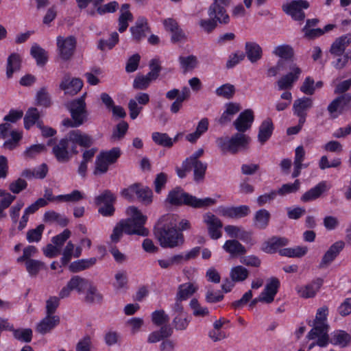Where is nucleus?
<instances>
[{
    "instance_id": "obj_14",
    "label": "nucleus",
    "mask_w": 351,
    "mask_h": 351,
    "mask_svg": "<svg viewBox=\"0 0 351 351\" xmlns=\"http://www.w3.org/2000/svg\"><path fill=\"white\" fill-rule=\"evenodd\" d=\"M83 81L79 77L71 78L69 73L64 75L60 84V89L65 95L73 96L78 93L83 87Z\"/></svg>"
},
{
    "instance_id": "obj_57",
    "label": "nucleus",
    "mask_w": 351,
    "mask_h": 351,
    "mask_svg": "<svg viewBox=\"0 0 351 351\" xmlns=\"http://www.w3.org/2000/svg\"><path fill=\"white\" fill-rule=\"evenodd\" d=\"M189 306L193 310V314L195 317H205L209 314V311L207 307H202L196 298H193Z\"/></svg>"
},
{
    "instance_id": "obj_26",
    "label": "nucleus",
    "mask_w": 351,
    "mask_h": 351,
    "mask_svg": "<svg viewBox=\"0 0 351 351\" xmlns=\"http://www.w3.org/2000/svg\"><path fill=\"white\" fill-rule=\"evenodd\" d=\"M60 323L58 316L46 315L36 326V331L42 335L51 332Z\"/></svg>"
},
{
    "instance_id": "obj_64",
    "label": "nucleus",
    "mask_w": 351,
    "mask_h": 351,
    "mask_svg": "<svg viewBox=\"0 0 351 351\" xmlns=\"http://www.w3.org/2000/svg\"><path fill=\"white\" fill-rule=\"evenodd\" d=\"M245 57V53L243 51H237L235 53H231L229 56L228 60L226 62V68L232 69L237 65L241 61L244 60Z\"/></svg>"
},
{
    "instance_id": "obj_44",
    "label": "nucleus",
    "mask_w": 351,
    "mask_h": 351,
    "mask_svg": "<svg viewBox=\"0 0 351 351\" xmlns=\"http://www.w3.org/2000/svg\"><path fill=\"white\" fill-rule=\"evenodd\" d=\"M248 275V270L241 265L233 267L230 273L231 279L235 282L244 281Z\"/></svg>"
},
{
    "instance_id": "obj_50",
    "label": "nucleus",
    "mask_w": 351,
    "mask_h": 351,
    "mask_svg": "<svg viewBox=\"0 0 351 351\" xmlns=\"http://www.w3.org/2000/svg\"><path fill=\"white\" fill-rule=\"evenodd\" d=\"M58 198L60 202H78L85 198L84 194L79 190H73L71 193L64 195H58Z\"/></svg>"
},
{
    "instance_id": "obj_29",
    "label": "nucleus",
    "mask_w": 351,
    "mask_h": 351,
    "mask_svg": "<svg viewBox=\"0 0 351 351\" xmlns=\"http://www.w3.org/2000/svg\"><path fill=\"white\" fill-rule=\"evenodd\" d=\"M130 4L124 3L121 5V14L119 17V32H124L128 27V22L133 19L132 14L129 10Z\"/></svg>"
},
{
    "instance_id": "obj_31",
    "label": "nucleus",
    "mask_w": 351,
    "mask_h": 351,
    "mask_svg": "<svg viewBox=\"0 0 351 351\" xmlns=\"http://www.w3.org/2000/svg\"><path fill=\"white\" fill-rule=\"evenodd\" d=\"M97 258L92 257L89 258L80 259L72 262L69 265V270L73 273L89 269L96 264Z\"/></svg>"
},
{
    "instance_id": "obj_62",
    "label": "nucleus",
    "mask_w": 351,
    "mask_h": 351,
    "mask_svg": "<svg viewBox=\"0 0 351 351\" xmlns=\"http://www.w3.org/2000/svg\"><path fill=\"white\" fill-rule=\"evenodd\" d=\"M125 233V227L123 224V221L121 220L114 226L112 233L110 235L112 242L117 243L123 236V233Z\"/></svg>"
},
{
    "instance_id": "obj_55",
    "label": "nucleus",
    "mask_w": 351,
    "mask_h": 351,
    "mask_svg": "<svg viewBox=\"0 0 351 351\" xmlns=\"http://www.w3.org/2000/svg\"><path fill=\"white\" fill-rule=\"evenodd\" d=\"M44 266V263L35 259H29L25 263L27 272L32 276H36Z\"/></svg>"
},
{
    "instance_id": "obj_32",
    "label": "nucleus",
    "mask_w": 351,
    "mask_h": 351,
    "mask_svg": "<svg viewBox=\"0 0 351 351\" xmlns=\"http://www.w3.org/2000/svg\"><path fill=\"white\" fill-rule=\"evenodd\" d=\"M30 54L36 60L38 66H44L48 61L47 52L37 43L32 45Z\"/></svg>"
},
{
    "instance_id": "obj_52",
    "label": "nucleus",
    "mask_w": 351,
    "mask_h": 351,
    "mask_svg": "<svg viewBox=\"0 0 351 351\" xmlns=\"http://www.w3.org/2000/svg\"><path fill=\"white\" fill-rule=\"evenodd\" d=\"M152 323L156 326H162L169 321V315L162 309L156 310L151 315Z\"/></svg>"
},
{
    "instance_id": "obj_42",
    "label": "nucleus",
    "mask_w": 351,
    "mask_h": 351,
    "mask_svg": "<svg viewBox=\"0 0 351 351\" xmlns=\"http://www.w3.org/2000/svg\"><path fill=\"white\" fill-rule=\"evenodd\" d=\"M191 170L193 169L194 180L199 182L204 180L207 169V164L202 161L189 162Z\"/></svg>"
},
{
    "instance_id": "obj_51",
    "label": "nucleus",
    "mask_w": 351,
    "mask_h": 351,
    "mask_svg": "<svg viewBox=\"0 0 351 351\" xmlns=\"http://www.w3.org/2000/svg\"><path fill=\"white\" fill-rule=\"evenodd\" d=\"M180 66L185 71L195 69L197 65V59L196 56L190 55L188 56H180L178 58Z\"/></svg>"
},
{
    "instance_id": "obj_28",
    "label": "nucleus",
    "mask_w": 351,
    "mask_h": 351,
    "mask_svg": "<svg viewBox=\"0 0 351 351\" xmlns=\"http://www.w3.org/2000/svg\"><path fill=\"white\" fill-rule=\"evenodd\" d=\"M289 244V239L285 237H273L268 239L265 245V252L274 254L279 252L280 247Z\"/></svg>"
},
{
    "instance_id": "obj_2",
    "label": "nucleus",
    "mask_w": 351,
    "mask_h": 351,
    "mask_svg": "<svg viewBox=\"0 0 351 351\" xmlns=\"http://www.w3.org/2000/svg\"><path fill=\"white\" fill-rule=\"evenodd\" d=\"M154 234L163 248H174L184 243V236L178 231L176 219L173 215L162 216L154 226Z\"/></svg>"
},
{
    "instance_id": "obj_9",
    "label": "nucleus",
    "mask_w": 351,
    "mask_h": 351,
    "mask_svg": "<svg viewBox=\"0 0 351 351\" xmlns=\"http://www.w3.org/2000/svg\"><path fill=\"white\" fill-rule=\"evenodd\" d=\"M86 93L81 97L74 99L67 104V108L71 113V118L80 121L82 124L86 121L88 112L85 102Z\"/></svg>"
},
{
    "instance_id": "obj_37",
    "label": "nucleus",
    "mask_w": 351,
    "mask_h": 351,
    "mask_svg": "<svg viewBox=\"0 0 351 351\" xmlns=\"http://www.w3.org/2000/svg\"><path fill=\"white\" fill-rule=\"evenodd\" d=\"M351 340L350 335L343 330L335 331L330 339V342L341 348L346 347Z\"/></svg>"
},
{
    "instance_id": "obj_1",
    "label": "nucleus",
    "mask_w": 351,
    "mask_h": 351,
    "mask_svg": "<svg viewBox=\"0 0 351 351\" xmlns=\"http://www.w3.org/2000/svg\"><path fill=\"white\" fill-rule=\"evenodd\" d=\"M93 143L94 139L90 135L80 130H73L54 145L51 153L58 162L65 163L70 160L73 155L79 153L77 145L89 148Z\"/></svg>"
},
{
    "instance_id": "obj_22",
    "label": "nucleus",
    "mask_w": 351,
    "mask_h": 351,
    "mask_svg": "<svg viewBox=\"0 0 351 351\" xmlns=\"http://www.w3.org/2000/svg\"><path fill=\"white\" fill-rule=\"evenodd\" d=\"M322 284L323 280L317 278L304 286L297 287L296 291L302 298H312L316 295Z\"/></svg>"
},
{
    "instance_id": "obj_18",
    "label": "nucleus",
    "mask_w": 351,
    "mask_h": 351,
    "mask_svg": "<svg viewBox=\"0 0 351 351\" xmlns=\"http://www.w3.org/2000/svg\"><path fill=\"white\" fill-rule=\"evenodd\" d=\"M219 213L225 217L230 219H241L247 217L250 213V208L247 205L238 206H220Z\"/></svg>"
},
{
    "instance_id": "obj_39",
    "label": "nucleus",
    "mask_w": 351,
    "mask_h": 351,
    "mask_svg": "<svg viewBox=\"0 0 351 351\" xmlns=\"http://www.w3.org/2000/svg\"><path fill=\"white\" fill-rule=\"evenodd\" d=\"M313 99L309 97H303L294 101L293 108L295 114H306V111L312 108Z\"/></svg>"
},
{
    "instance_id": "obj_23",
    "label": "nucleus",
    "mask_w": 351,
    "mask_h": 351,
    "mask_svg": "<svg viewBox=\"0 0 351 351\" xmlns=\"http://www.w3.org/2000/svg\"><path fill=\"white\" fill-rule=\"evenodd\" d=\"M328 187L326 182H320L313 188L306 191L300 197L302 202H309L319 198L323 193L327 191Z\"/></svg>"
},
{
    "instance_id": "obj_27",
    "label": "nucleus",
    "mask_w": 351,
    "mask_h": 351,
    "mask_svg": "<svg viewBox=\"0 0 351 351\" xmlns=\"http://www.w3.org/2000/svg\"><path fill=\"white\" fill-rule=\"evenodd\" d=\"M21 57L17 53H12L8 57L6 64V77L8 79L12 78L14 73L21 69Z\"/></svg>"
},
{
    "instance_id": "obj_56",
    "label": "nucleus",
    "mask_w": 351,
    "mask_h": 351,
    "mask_svg": "<svg viewBox=\"0 0 351 351\" xmlns=\"http://www.w3.org/2000/svg\"><path fill=\"white\" fill-rule=\"evenodd\" d=\"M45 230L43 224L38 225L36 228L29 230L27 232V240L29 243L38 242L42 239Z\"/></svg>"
},
{
    "instance_id": "obj_36",
    "label": "nucleus",
    "mask_w": 351,
    "mask_h": 351,
    "mask_svg": "<svg viewBox=\"0 0 351 351\" xmlns=\"http://www.w3.org/2000/svg\"><path fill=\"white\" fill-rule=\"evenodd\" d=\"M43 220L45 222H57L61 227H66L69 222L66 217L54 210L45 212L43 216Z\"/></svg>"
},
{
    "instance_id": "obj_54",
    "label": "nucleus",
    "mask_w": 351,
    "mask_h": 351,
    "mask_svg": "<svg viewBox=\"0 0 351 351\" xmlns=\"http://www.w3.org/2000/svg\"><path fill=\"white\" fill-rule=\"evenodd\" d=\"M47 150L46 145L44 144H35L27 147L23 152V156L26 158H35L40 154Z\"/></svg>"
},
{
    "instance_id": "obj_11",
    "label": "nucleus",
    "mask_w": 351,
    "mask_h": 351,
    "mask_svg": "<svg viewBox=\"0 0 351 351\" xmlns=\"http://www.w3.org/2000/svg\"><path fill=\"white\" fill-rule=\"evenodd\" d=\"M230 0H213L208 8V14L210 17L215 16L219 23L228 24L230 21L229 15L225 8Z\"/></svg>"
},
{
    "instance_id": "obj_10",
    "label": "nucleus",
    "mask_w": 351,
    "mask_h": 351,
    "mask_svg": "<svg viewBox=\"0 0 351 351\" xmlns=\"http://www.w3.org/2000/svg\"><path fill=\"white\" fill-rule=\"evenodd\" d=\"M301 73L302 69L295 63H289V72L277 81L278 90L291 89L294 83L298 80Z\"/></svg>"
},
{
    "instance_id": "obj_34",
    "label": "nucleus",
    "mask_w": 351,
    "mask_h": 351,
    "mask_svg": "<svg viewBox=\"0 0 351 351\" xmlns=\"http://www.w3.org/2000/svg\"><path fill=\"white\" fill-rule=\"evenodd\" d=\"M152 141L158 145L170 148L173 145V143L177 141V137L172 139L167 133H161L154 132L152 134Z\"/></svg>"
},
{
    "instance_id": "obj_25",
    "label": "nucleus",
    "mask_w": 351,
    "mask_h": 351,
    "mask_svg": "<svg viewBox=\"0 0 351 351\" xmlns=\"http://www.w3.org/2000/svg\"><path fill=\"white\" fill-rule=\"evenodd\" d=\"M280 282L278 278L271 277L266 281L265 285V303H271L278 293Z\"/></svg>"
},
{
    "instance_id": "obj_7",
    "label": "nucleus",
    "mask_w": 351,
    "mask_h": 351,
    "mask_svg": "<svg viewBox=\"0 0 351 351\" xmlns=\"http://www.w3.org/2000/svg\"><path fill=\"white\" fill-rule=\"evenodd\" d=\"M121 154V149L119 147H114L109 150L101 151L96 157L93 173L95 175H101L107 173L109 167L117 163Z\"/></svg>"
},
{
    "instance_id": "obj_38",
    "label": "nucleus",
    "mask_w": 351,
    "mask_h": 351,
    "mask_svg": "<svg viewBox=\"0 0 351 351\" xmlns=\"http://www.w3.org/2000/svg\"><path fill=\"white\" fill-rule=\"evenodd\" d=\"M35 104L38 106H43L46 108L51 106V99L46 87H42L36 92Z\"/></svg>"
},
{
    "instance_id": "obj_16",
    "label": "nucleus",
    "mask_w": 351,
    "mask_h": 351,
    "mask_svg": "<svg viewBox=\"0 0 351 351\" xmlns=\"http://www.w3.org/2000/svg\"><path fill=\"white\" fill-rule=\"evenodd\" d=\"M149 95L146 93H138L134 99H131L128 102V109L130 116L132 119H136L143 110L142 106H138V104L145 106L149 102Z\"/></svg>"
},
{
    "instance_id": "obj_48",
    "label": "nucleus",
    "mask_w": 351,
    "mask_h": 351,
    "mask_svg": "<svg viewBox=\"0 0 351 351\" xmlns=\"http://www.w3.org/2000/svg\"><path fill=\"white\" fill-rule=\"evenodd\" d=\"M139 193H136V197L144 204L148 205L152 202L153 192L148 186H143L139 184Z\"/></svg>"
},
{
    "instance_id": "obj_35",
    "label": "nucleus",
    "mask_w": 351,
    "mask_h": 351,
    "mask_svg": "<svg viewBox=\"0 0 351 351\" xmlns=\"http://www.w3.org/2000/svg\"><path fill=\"white\" fill-rule=\"evenodd\" d=\"M197 291V288L191 282H186L178 286L176 297L183 301L187 300Z\"/></svg>"
},
{
    "instance_id": "obj_58",
    "label": "nucleus",
    "mask_w": 351,
    "mask_h": 351,
    "mask_svg": "<svg viewBox=\"0 0 351 351\" xmlns=\"http://www.w3.org/2000/svg\"><path fill=\"white\" fill-rule=\"evenodd\" d=\"M191 320L186 314L177 315L173 319V325L176 330H184L187 328Z\"/></svg>"
},
{
    "instance_id": "obj_45",
    "label": "nucleus",
    "mask_w": 351,
    "mask_h": 351,
    "mask_svg": "<svg viewBox=\"0 0 351 351\" xmlns=\"http://www.w3.org/2000/svg\"><path fill=\"white\" fill-rule=\"evenodd\" d=\"M119 40V36L117 32H114L110 34L108 40L100 39L98 43L97 47L101 51H104L106 49H112Z\"/></svg>"
},
{
    "instance_id": "obj_19",
    "label": "nucleus",
    "mask_w": 351,
    "mask_h": 351,
    "mask_svg": "<svg viewBox=\"0 0 351 351\" xmlns=\"http://www.w3.org/2000/svg\"><path fill=\"white\" fill-rule=\"evenodd\" d=\"M254 120L253 111L251 109H246L239 114L233 125L238 132L244 134L252 127Z\"/></svg>"
},
{
    "instance_id": "obj_13",
    "label": "nucleus",
    "mask_w": 351,
    "mask_h": 351,
    "mask_svg": "<svg viewBox=\"0 0 351 351\" xmlns=\"http://www.w3.org/2000/svg\"><path fill=\"white\" fill-rule=\"evenodd\" d=\"M88 281L79 276H73L66 285L62 287L59 293V297L61 299L68 298L72 291H76L77 293L83 291L84 288L88 285Z\"/></svg>"
},
{
    "instance_id": "obj_4",
    "label": "nucleus",
    "mask_w": 351,
    "mask_h": 351,
    "mask_svg": "<svg viewBox=\"0 0 351 351\" xmlns=\"http://www.w3.org/2000/svg\"><path fill=\"white\" fill-rule=\"evenodd\" d=\"M328 311V309L326 306L318 308L314 320L313 328L306 336L310 340L317 338V343L320 347L326 346L329 341L328 335V326L326 323Z\"/></svg>"
},
{
    "instance_id": "obj_24",
    "label": "nucleus",
    "mask_w": 351,
    "mask_h": 351,
    "mask_svg": "<svg viewBox=\"0 0 351 351\" xmlns=\"http://www.w3.org/2000/svg\"><path fill=\"white\" fill-rule=\"evenodd\" d=\"M351 43V34H347L337 38L332 44L330 52L337 56H341L347 47Z\"/></svg>"
},
{
    "instance_id": "obj_8",
    "label": "nucleus",
    "mask_w": 351,
    "mask_h": 351,
    "mask_svg": "<svg viewBox=\"0 0 351 351\" xmlns=\"http://www.w3.org/2000/svg\"><path fill=\"white\" fill-rule=\"evenodd\" d=\"M77 45V40L73 36L56 38L57 53L59 58L64 61H69L73 56Z\"/></svg>"
},
{
    "instance_id": "obj_41",
    "label": "nucleus",
    "mask_w": 351,
    "mask_h": 351,
    "mask_svg": "<svg viewBox=\"0 0 351 351\" xmlns=\"http://www.w3.org/2000/svg\"><path fill=\"white\" fill-rule=\"evenodd\" d=\"M117 200V196L110 190L106 189L99 195L94 198V202L96 206H101L106 204H114Z\"/></svg>"
},
{
    "instance_id": "obj_20",
    "label": "nucleus",
    "mask_w": 351,
    "mask_h": 351,
    "mask_svg": "<svg viewBox=\"0 0 351 351\" xmlns=\"http://www.w3.org/2000/svg\"><path fill=\"white\" fill-rule=\"evenodd\" d=\"M132 39L139 43L147 36V33L150 32L147 19L144 16L138 17L134 26L130 28Z\"/></svg>"
},
{
    "instance_id": "obj_60",
    "label": "nucleus",
    "mask_w": 351,
    "mask_h": 351,
    "mask_svg": "<svg viewBox=\"0 0 351 351\" xmlns=\"http://www.w3.org/2000/svg\"><path fill=\"white\" fill-rule=\"evenodd\" d=\"M300 187L299 180H295L293 184H285L278 190V194L284 196L287 194L297 192Z\"/></svg>"
},
{
    "instance_id": "obj_63",
    "label": "nucleus",
    "mask_w": 351,
    "mask_h": 351,
    "mask_svg": "<svg viewBox=\"0 0 351 351\" xmlns=\"http://www.w3.org/2000/svg\"><path fill=\"white\" fill-rule=\"evenodd\" d=\"M140 60L141 56L138 53L130 56L126 62L125 71L128 73L136 71L138 69Z\"/></svg>"
},
{
    "instance_id": "obj_30",
    "label": "nucleus",
    "mask_w": 351,
    "mask_h": 351,
    "mask_svg": "<svg viewBox=\"0 0 351 351\" xmlns=\"http://www.w3.org/2000/svg\"><path fill=\"white\" fill-rule=\"evenodd\" d=\"M245 49V54L251 62H256L261 58L263 52L262 48L257 43L254 42H246Z\"/></svg>"
},
{
    "instance_id": "obj_49",
    "label": "nucleus",
    "mask_w": 351,
    "mask_h": 351,
    "mask_svg": "<svg viewBox=\"0 0 351 351\" xmlns=\"http://www.w3.org/2000/svg\"><path fill=\"white\" fill-rule=\"evenodd\" d=\"M103 300L102 295L98 291L97 287L90 285L86 293L85 301L87 303H101Z\"/></svg>"
},
{
    "instance_id": "obj_33",
    "label": "nucleus",
    "mask_w": 351,
    "mask_h": 351,
    "mask_svg": "<svg viewBox=\"0 0 351 351\" xmlns=\"http://www.w3.org/2000/svg\"><path fill=\"white\" fill-rule=\"evenodd\" d=\"M223 250L232 256L243 255L246 253L245 247L237 240H227L223 245Z\"/></svg>"
},
{
    "instance_id": "obj_46",
    "label": "nucleus",
    "mask_w": 351,
    "mask_h": 351,
    "mask_svg": "<svg viewBox=\"0 0 351 351\" xmlns=\"http://www.w3.org/2000/svg\"><path fill=\"white\" fill-rule=\"evenodd\" d=\"M236 92V89L234 85L226 83L215 90V94L218 97H223L226 99H230L233 97Z\"/></svg>"
},
{
    "instance_id": "obj_12",
    "label": "nucleus",
    "mask_w": 351,
    "mask_h": 351,
    "mask_svg": "<svg viewBox=\"0 0 351 351\" xmlns=\"http://www.w3.org/2000/svg\"><path fill=\"white\" fill-rule=\"evenodd\" d=\"M252 291L251 290L245 292L241 299L232 302L231 307L235 310L241 309L248 304V310L255 312L256 305L258 302H263V291L258 297L252 299Z\"/></svg>"
},
{
    "instance_id": "obj_15",
    "label": "nucleus",
    "mask_w": 351,
    "mask_h": 351,
    "mask_svg": "<svg viewBox=\"0 0 351 351\" xmlns=\"http://www.w3.org/2000/svg\"><path fill=\"white\" fill-rule=\"evenodd\" d=\"M309 7V3L306 0L292 1L290 3L282 6L283 10L291 16L296 21H302L305 18V14L302 8L306 9Z\"/></svg>"
},
{
    "instance_id": "obj_21",
    "label": "nucleus",
    "mask_w": 351,
    "mask_h": 351,
    "mask_svg": "<svg viewBox=\"0 0 351 351\" xmlns=\"http://www.w3.org/2000/svg\"><path fill=\"white\" fill-rule=\"evenodd\" d=\"M344 243L339 241L333 243L324 254L319 265V269H325L336 258L344 247Z\"/></svg>"
},
{
    "instance_id": "obj_53",
    "label": "nucleus",
    "mask_w": 351,
    "mask_h": 351,
    "mask_svg": "<svg viewBox=\"0 0 351 351\" xmlns=\"http://www.w3.org/2000/svg\"><path fill=\"white\" fill-rule=\"evenodd\" d=\"M14 337L22 342L29 343L32 339L31 328H19L12 330Z\"/></svg>"
},
{
    "instance_id": "obj_61",
    "label": "nucleus",
    "mask_w": 351,
    "mask_h": 351,
    "mask_svg": "<svg viewBox=\"0 0 351 351\" xmlns=\"http://www.w3.org/2000/svg\"><path fill=\"white\" fill-rule=\"evenodd\" d=\"M217 22L219 21L213 16L208 19H201L199 24L204 32L209 34L216 28Z\"/></svg>"
},
{
    "instance_id": "obj_47",
    "label": "nucleus",
    "mask_w": 351,
    "mask_h": 351,
    "mask_svg": "<svg viewBox=\"0 0 351 351\" xmlns=\"http://www.w3.org/2000/svg\"><path fill=\"white\" fill-rule=\"evenodd\" d=\"M273 53L284 60H289L294 55L293 48L289 45H282L276 47Z\"/></svg>"
},
{
    "instance_id": "obj_40",
    "label": "nucleus",
    "mask_w": 351,
    "mask_h": 351,
    "mask_svg": "<svg viewBox=\"0 0 351 351\" xmlns=\"http://www.w3.org/2000/svg\"><path fill=\"white\" fill-rule=\"evenodd\" d=\"M40 118V114L38 110L35 107L29 108L23 119L24 128L26 130H29Z\"/></svg>"
},
{
    "instance_id": "obj_6",
    "label": "nucleus",
    "mask_w": 351,
    "mask_h": 351,
    "mask_svg": "<svg viewBox=\"0 0 351 351\" xmlns=\"http://www.w3.org/2000/svg\"><path fill=\"white\" fill-rule=\"evenodd\" d=\"M250 138L245 134L237 132L230 138L219 137L216 140L217 145L223 154H236L248 148Z\"/></svg>"
},
{
    "instance_id": "obj_17",
    "label": "nucleus",
    "mask_w": 351,
    "mask_h": 351,
    "mask_svg": "<svg viewBox=\"0 0 351 351\" xmlns=\"http://www.w3.org/2000/svg\"><path fill=\"white\" fill-rule=\"evenodd\" d=\"M204 221L208 226V234L212 239L217 240L221 237L223 223L218 217L211 213H207L204 216Z\"/></svg>"
},
{
    "instance_id": "obj_5",
    "label": "nucleus",
    "mask_w": 351,
    "mask_h": 351,
    "mask_svg": "<svg viewBox=\"0 0 351 351\" xmlns=\"http://www.w3.org/2000/svg\"><path fill=\"white\" fill-rule=\"evenodd\" d=\"M127 213L131 217L126 219H122L125 227V234L147 237L149 234L148 229L145 227L147 220V216L143 215L141 210L135 206H130Z\"/></svg>"
},
{
    "instance_id": "obj_43",
    "label": "nucleus",
    "mask_w": 351,
    "mask_h": 351,
    "mask_svg": "<svg viewBox=\"0 0 351 351\" xmlns=\"http://www.w3.org/2000/svg\"><path fill=\"white\" fill-rule=\"evenodd\" d=\"M327 110L331 119H337L339 115L342 114L346 109L337 97L329 104L327 107Z\"/></svg>"
},
{
    "instance_id": "obj_3",
    "label": "nucleus",
    "mask_w": 351,
    "mask_h": 351,
    "mask_svg": "<svg viewBox=\"0 0 351 351\" xmlns=\"http://www.w3.org/2000/svg\"><path fill=\"white\" fill-rule=\"evenodd\" d=\"M166 202L172 206H186L193 208H206L214 205L216 199L211 197L198 198L186 193L180 186H176L171 190L166 198Z\"/></svg>"
},
{
    "instance_id": "obj_59",
    "label": "nucleus",
    "mask_w": 351,
    "mask_h": 351,
    "mask_svg": "<svg viewBox=\"0 0 351 351\" xmlns=\"http://www.w3.org/2000/svg\"><path fill=\"white\" fill-rule=\"evenodd\" d=\"M128 123L122 121L119 122L117 125L115 129L113 130L112 134V138L113 140H121L122 139L125 135L126 134L128 130Z\"/></svg>"
}]
</instances>
